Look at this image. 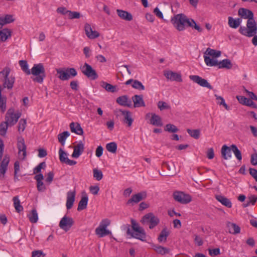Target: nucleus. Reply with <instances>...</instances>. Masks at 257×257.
<instances>
[{
  "label": "nucleus",
  "mask_w": 257,
  "mask_h": 257,
  "mask_svg": "<svg viewBox=\"0 0 257 257\" xmlns=\"http://www.w3.org/2000/svg\"><path fill=\"white\" fill-rule=\"evenodd\" d=\"M171 22L174 28L179 31H183L188 27L194 28L199 32H202L203 29L197 25L194 20L188 18L184 14L174 15L171 19Z\"/></svg>",
  "instance_id": "f257e3e1"
},
{
  "label": "nucleus",
  "mask_w": 257,
  "mask_h": 257,
  "mask_svg": "<svg viewBox=\"0 0 257 257\" xmlns=\"http://www.w3.org/2000/svg\"><path fill=\"white\" fill-rule=\"evenodd\" d=\"M132 226L134 232H132L130 228V225H128L126 233L131 235L132 237L141 240L145 241L146 238V234L143 228L140 227L139 224L135 220L131 219Z\"/></svg>",
  "instance_id": "f03ea898"
},
{
  "label": "nucleus",
  "mask_w": 257,
  "mask_h": 257,
  "mask_svg": "<svg viewBox=\"0 0 257 257\" xmlns=\"http://www.w3.org/2000/svg\"><path fill=\"white\" fill-rule=\"evenodd\" d=\"M10 72L11 69L8 67L0 71V81L3 82V88L11 90L13 88L15 78L13 76H10Z\"/></svg>",
  "instance_id": "7ed1b4c3"
},
{
  "label": "nucleus",
  "mask_w": 257,
  "mask_h": 257,
  "mask_svg": "<svg viewBox=\"0 0 257 257\" xmlns=\"http://www.w3.org/2000/svg\"><path fill=\"white\" fill-rule=\"evenodd\" d=\"M239 32L242 35L248 37H251L257 33V25L254 20H248L246 23V27L240 26Z\"/></svg>",
  "instance_id": "20e7f679"
},
{
  "label": "nucleus",
  "mask_w": 257,
  "mask_h": 257,
  "mask_svg": "<svg viewBox=\"0 0 257 257\" xmlns=\"http://www.w3.org/2000/svg\"><path fill=\"white\" fill-rule=\"evenodd\" d=\"M31 74L36 76L32 78L34 82L42 83L46 77L45 69L42 63L35 64L30 70Z\"/></svg>",
  "instance_id": "39448f33"
},
{
  "label": "nucleus",
  "mask_w": 257,
  "mask_h": 257,
  "mask_svg": "<svg viewBox=\"0 0 257 257\" xmlns=\"http://www.w3.org/2000/svg\"><path fill=\"white\" fill-rule=\"evenodd\" d=\"M4 150L3 141L0 139V178L3 179L7 170L8 164L10 162V157L8 155H5L2 161Z\"/></svg>",
  "instance_id": "423d86ee"
},
{
  "label": "nucleus",
  "mask_w": 257,
  "mask_h": 257,
  "mask_svg": "<svg viewBox=\"0 0 257 257\" xmlns=\"http://www.w3.org/2000/svg\"><path fill=\"white\" fill-rule=\"evenodd\" d=\"M58 78L62 81L69 80L71 77H74L77 74L76 69L74 68H58L56 70Z\"/></svg>",
  "instance_id": "0eeeda50"
},
{
  "label": "nucleus",
  "mask_w": 257,
  "mask_h": 257,
  "mask_svg": "<svg viewBox=\"0 0 257 257\" xmlns=\"http://www.w3.org/2000/svg\"><path fill=\"white\" fill-rule=\"evenodd\" d=\"M110 221L108 219L102 220L98 227L95 229V233L99 237H103L111 233V231L106 229V227L110 224Z\"/></svg>",
  "instance_id": "6e6552de"
},
{
  "label": "nucleus",
  "mask_w": 257,
  "mask_h": 257,
  "mask_svg": "<svg viewBox=\"0 0 257 257\" xmlns=\"http://www.w3.org/2000/svg\"><path fill=\"white\" fill-rule=\"evenodd\" d=\"M141 222L143 224L149 223V228L153 229L159 223L160 220L153 213H149L142 217Z\"/></svg>",
  "instance_id": "1a4fd4ad"
},
{
  "label": "nucleus",
  "mask_w": 257,
  "mask_h": 257,
  "mask_svg": "<svg viewBox=\"0 0 257 257\" xmlns=\"http://www.w3.org/2000/svg\"><path fill=\"white\" fill-rule=\"evenodd\" d=\"M82 73L87 78L94 80L98 78V75L96 71L91 65L85 63L83 66L80 67Z\"/></svg>",
  "instance_id": "9d476101"
},
{
  "label": "nucleus",
  "mask_w": 257,
  "mask_h": 257,
  "mask_svg": "<svg viewBox=\"0 0 257 257\" xmlns=\"http://www.w3.org/2000/svg\"><path fill=\"white\" fill-rule=\"evenodd\" d=\"M21 115V113L17 112L15 113L14 109L13 108H10L6 113L5 121L9 124L10 126H13L16 123Z\"/></svg>",
  "instance_id": "9b49d317"
},
{
  "label": "nucleus",
  "mask_w": 257,
  "mask_h": 257,
  "mask_svg": "<svg viewBox=\"0 0 257 257\" xmlns=\"http://www.w3.org/2000/svg\"><path fill=\"white\" fill-rule=\"evenodd\" d=\"M174 200L181 204H187L191 202V197L181 191H175L173 194Z\"/></svg>",
  "instance_id": "f8f14e48"
},
{
  "label": "nucleus",
  "mask_w": 257,
  "mask_h": 257,
  "mask_svg": "<svg viewBox=\"0 0 257 257\" xmlns=\"http://www.w3.org/2000/svg\"><path fill=\"white\" fill-rule=\"evenodd\" d=\"M74 224V220L72 218L65 215L59 222V227L65 230L68 231Z\"/></svg>",
  "instance_id": "ddd939ff"
},
{
  "label": "nucleus",
  "mask_w": 257,
  "mask_h": 257,
  "mask_svg": "<svg viewBox=\"0 0 257 257\" xmlns=\"http://www.w3.org/2000/svg\"><path fill=\"white\" fill-rule=\"evenodd\" d=\"M17 148L18 149V155L20 159L24 160L26 156V146L23 138H18Z\"/></svg>",
  "instance_id": "4468645a"
},
{
  "label": "nucleus",
  "mask_w": 257,
  "mask_h": 257,
  "mask_svg": "<svg viewBox=\"0 0 257 257\" xmlns=\"http://www.w3.org/2000/svg\"><path fill=\"white\" fill-rule=\"evenodd\" d=\"M189 78L194 82L198 84L202 87H206L209 89H213L212 86L207 80L202 78L198 75H190Z\"/></svg>",
  "instance_id": "2eb2a0df"
},
{
  "label": "nucleus",
  "mask_w": 257,
  "mask_h": 257,
  "mask_svg": "<svg viewBox=\"0 0 257 257\" xmlns=\"http://www.w3.org/2000/svg\"><path fill=\"white\" fill-rule=\"evenodd\" d=\"M59 154L60 161L62 163L66 164L70 166H73L76 164V161L70 160L67 157V153L65 151H64L62 149H59Z\"/></svg>",
  "instance_id": "dca6fc26"
},
{
  "label": "nucleus",
  "mask_w": 257,
  "mask_h": 257,
  "mask_svg": "<svg viewBox=\"0 0 257 257\" xmlns=\"http://www.w3.org/2000/svg\"><path fill=\"white\" fill-rule=\"evenodd\" d=\"M147 197L146 192H141L136 194L133 195L131 199L128 200L127 204L137 203L141 200L145 199Z\"/></svg>",
  "instance_id": "f3484780"
},
{
  "label": "nucleus",
  "mask_w": 257,
  "mask_h": 257,
  "mask_svg": "<svg viewBox=\"0 0 257 257\" xmlns=\"http://www.w3.org/2000/svg\"><path fill=\"white\" fill-rule=\"evenodd\" d=\"M85 34L90 39H95L99 36V33L96 31H93L91 26L86 23L84 26Z\"/></svg>",
  "instance_id": "a211bd4d"
},
{
  "label": "nucleus",
  "mask_w": 257,
  "mask_h": 257,
  "mask_svg": "<svg viewBox=\"0 0 257 257\" xmlns=\"http://www.w3.org/2000/svg\"><path fill=\"white\" fill-rule=\"evenodd\" d=\"M164 75L168 79L171 81L182 82L181 75L179 73L174 72L171 71H167L164 72Z\"/></svg>",
  "instance_id": "6ab92c4d"
},
{
  "label": "nucleus",
  "mask_w": 257,
  "mask_h": 257,
  "mask_svg": "<svg viewBox=\"0 0 257 257\" xmlns=\"http://www.w3.org/2000/svg\"><path fill=\"white\" fill-rule=\"evenodd\" d=\"M238 15L241 18L250 20L253 18V13L248 9L240 8L238 11Z\"/></svg>",
  "instance_id": "aec40b11"
},
{
  "label": "nucleus",
  "mask_w": 257,
  "mask_h": 257,
  "mask_svg": "<svg viewBox=\"0 0 257 257\" xmlns=\"http://www.w3.org/2000/svg\"><path fill=\"white\" fill-rule=\"evenodd\" d=\"M75 191H69L67 193L66 206L68 210L71 209L75 201Z\"/></svg>",
  "instance_id": "412c9836"
},
{
  "label": "nucleus",
  "mask_w": 257,
  "mask_h": 257,
  "mask_svg": "<svg viewBox=\"0 0 257 257\" xmlns=\"http://www.w3.org/2000/svg\"><path fill=\"white\" fill-rule=\"evenodd\" d=\"M84 146L81 141L74 147L72 157L75 158H78L83 152Z\"/></svg>",
  "instance_id": "4be33fe9"
},
{
  "label": "nucleus",
  "mask_w": 257,
  "mask_h": 257,
  "mask_svg": "<svg viewBox=\"0 0 257 257\" xmlns=\"http://www.w3.org/2000/svg\"><path fill=\"white\" fill-rule=\"evenodd\" d=\"M132 99L135 107L145 106V103L142 95H135L132 97Z\"/></svg>",
  "instance_id": "5701e85b"
},
{
  "label": "nucleus",
  "mask_w": 257,
  "mask_h": 257,
  "mask_svg": "<svg viewBox=\"0 0 257 257\" xmlns=\"http://www.w3.org/2000/svg\"><path fill=\"white\" fill-rule=\"evenodd\" d=\"M231 145L230 147H228L226 145H224L221 149V157L224 160H228L231 158Z\"/></svg>",
  "instance_id": "b1692460"
},
{
  "label": "nucleus",
  "mask_w": 257,
  "mask_h": 257,
  "mask_svg": "<svg viewBox=\"0 0 257 257\" xmlns=\"http://www.w3.org/2000/svg\"><path fill=\"white\" fill-rule=\"evenodd\" d=\"M116 102L123 106L131 107L132 106V100L128 98L127 95H122L117 97Z\"/></svg>",
  "instance_id": "393cba45"
},
{
  "label": "nucleus",
  "mask_w": 257,
  "mask_h": 257,
  "mask_svg": "<svg viewBox=\"0 0 257 257\" xmlns=\"http://www.w3.org/2000/svg\"><path fill=\"white\" fill-rule=\"evenodd\" d=\"M122 114L123 115V122L127 124L128 126H131L133 122V119L132 117V114L130 111L127 110H120Z\"/></svg>",
  "instance_id": "a878e982"
},
{
  "label": "nucleus",
  "mask_w": 257,
  "mask_h": 257,
  "mask_svg": "<svg viewBox=\"0 0 257 257\" xmlns=\"http://www.w3.org/2000/svg\"><path fill=\"white\" fill-rule=\"evenodd\" d=\"M69 126L71 132L74 133L78 135H83V129L79 123L72 122L70 123Z\"/></svg>",
  "instance_id": "bb28decb"
},
{
  "label": "nucleus",
  "mask_w": 257,
  "mask_h": 257,
  "mask_svg": "<svg viewBox=\"0 0 257 257\" xmlns=\"http://www.w3.org/2000/svg\"><path fill=\"white\" fill-rule=\"evenodd\" d=\"M241 22V18L234 19L232 17H228V24L229 26L231 28L236 29L240 26Z\"/></svg>",
  "instance_id": "cd10ccee"
},
{
  "label": "nucleus",
  "mask_w": 257,
  "mask_h": 257,
  "mask_svg": "<svg viewBox=\"0 0 257 257\" xmlns=\"http://www.w3.org/2000/svg\"><path fill=\"white\" fill-rule=\"evenodd\" d=\"M116 13L118 16L122 20L130 21L133 20V16L132 14L126 11L119 10H116Z\"/></svg>",
  "instance_id": "c85d7f7f"
},
{
  "label": "nucleus",
  "mask_w": 257,
  "mask_h": 257,
  "mask_svg": "<svg viewBox=\"0 0 257 257\" xmlns=\"http://www.w3.org/2000/svg\"><path fill=\"white\" fill-rule=\"evenodd\" d=\"M215 198L218 202L225 206L228 208H231L232 207V203L227 198L222 195H216Z\"/></svg>",
  "instance_id": "c756f323"
},
{
  "label": "nucleus",
  "mask_w": 257,
  "mask_h": 257,
  "mask_svg": "<svg viewBox=\"0 0 257 257\" xmlns=\"http://www.w3.org/2000/svg\"><path fill=\"white\" fill-rule=\"evenodd\" d=\"M150 123L157 126H162L163 124L161 117L155 113L152 114Z\"/></svg>",
  "instance_id": "7c9ffc66"
},
{
  "label": "nucleus",
  "mask_w": 257,
  "mask_h": 257,
  "mask_svg": "<svg viewBox=\"0 0 257 257\" xmlns=\"http://www.w3.org/2000/svg\"><path fill=\"white\" fill-rule=\"evenodd\" d=\"M152 247L155 251L161 255L168 254L170 252L169 248L163 247L161 245L153 244Z\"/></svg>",
  "instance_id": "2f4dec72"
},
{
  "label": "nucleus",
  "mask_w": 257,
  "mask_h": 257,
  "mask_svg": "<svg viewBox=\"0 0 257 257\" xmlns=\"http://www.w3.org/2000/svg\"><path fill=\"white\" fill-rule=\"evenodd\" d=\"M88 201V198L86 195L83 196L80 200L77 208V210L80 211L86 208Z\"/></svg>",
  "instance_id": "473e14b6"
},
{
  "label": "nucleus",
  "mask_w": 257,
  "mask_h": 257,
  "mask_svg": "<svg viewBox=\"0 0 257 257\" xmlns=\"http://www.w3.org/2000/svg\"><path fill=\"white\" fill-rule=\"evenodd\" d=\"M13 16L11 15H6L5 17L0 18V28L7 24H10L14 21Z\"/></svg>",
  "instance_id": "72a5a7b5"
},
{
  "label": "nucleus",
  "mask_w": 257,
  "mask_h": 257,
  "mask_svg": "<svg viewBox=\"0 0 257 257\" xmlns=\"http://www.w3.org/2000/svg\"><path fill=\"white\" fill-rule=\"evenodd\" d=\"M229 228V232L233 234L239 233L240 231V227L234 223L228 222L227 224Z\"/></svg>",
  "instance_id": "f704fd0d"
},
{
  "label": "nucleus",
  "mask_w": 257,
  "mask_h": 257,
  "mask_svg": "<svg viewBox=\"0 0 257 257\" xmlns=\"http://www.w3.org/2000/svg\"><path fill=\"white\" fill-rule=\"evenodd\" d=\"M11 36V31L10 29H4L0 31V41H6Z\"/></svg>",
  "instance_id": "c9c22d12"
},
{
  "label": "nucleus",
  "mask_w": 257,
  "mask_h": 257,
  "mask_svg": "<svg viewBox=\"0 0 257 257\" xmlns=\"http://www.w3.org/2000/svg\"><path fill=\"white\" fill-rule=\"evenodd\" d=\"M100 86L108 92L113 93L117 91L116 86L112 85L104 81L100 82Z\"/></svg>",
  "instance_id": "e433bc0d"
},
{
  "label": "nucleus",
  "mask_w": 257,
  "mask_h": 257,
  "mask_svg": "<svg viewBox=\"0 0 257 257\" xmlns=\"http://www.w3.org/2000/svg\"><path fill=\"white\" fill-rule=\"evenodd\" d=\"M221 55V52L220 51H216L214 49L208 48L206 51L204 52V56H210L213 58H217Z\"/></svg>",
  "instance_id": "4c0bfd02"
},
{
  "label": "nucleus",
  "mask_w": 257,
  "mask_h": 257,
  "mask_svg": "<svg viewBox=\"0 0 257 257\" xmlns=\"http://www.w3.org/2000/svg\"><path fill=\"white\" fill-rule=\"evenodd\" d=\"M28 217L31 223H36L38 219L37 210L35 209H32L31 212L28 214Z\"/></svg>",
  "instance_id": "58836bf2"
},
{
  "label": "nucleus",
  "mask_w": 257,
  "mask_h": 257,
  "mask_svg": "<svg viewBox=\"0 0 257 257\" xmlns=\"http://www.w3.org/2000/svg\"><path fill=\"white\" fill-rule=\"evenodd\" d=\"M204 61L206 65L209 66H216L219 65V62L214 59H211L209 56H204Z\"/></svg>",
  "instance_id": "ea45409f"
},
{
  "label": "nucleus",
  "mask_w": 257,
  "mask_h": 257,
  "mask_svg": "<svg viewBox=\"0 0 257 257\" xmlns=\"http://www.w3.org/2000/svg\"><path fill=\"white\" fill-rule=\"evenodd\" d=\"M232 67V64L231 61L228 59H225L219 62V68H226L231 69Z\"/></svg>",
  "instance_id": "a19ab883"
},
{
  "label": "nucleus",
  "mask_w": 257,
  "mask_h": 257,
  "mask_svg": "<svg viewBox=\"0 0 257 257\" xmlns=\"http://www.w3.org/2000/svg\"><path fill=\"white\" fill-rule=\"evenodd\" d=\"M69 136L70 133L68 131L63 132L58 135V141L62 146L65 145V140Z\"/></svg>",
  "instance_id": "79ce46f5"
},
{
  "label": "nucleus",
  "mask_w": 257,
  "mask_h": 257,
  "mask_svg": "<svg viewBox=\"0 0 257 257\" xmlns=\"http://www.w3.org/2000/svg\"><path fill=\"white\" fill-rule=\"evenodd\" d=\"M19 65L22 70L27 75L31 74L30 70L29 69L27 62L26 60L19 61Z\"/></svg>",
  "instance_id": "37998d69"
},
{
  "label": "nucleus",
  "mask_w": 257,
  "mask_h": 257,
  "mask_svg": "<svg viewBox=\"0 0 257 257\" xmlns=\"http://www.w3.org/2000/svg\"><path fill=\"white\" fill-rule=\"evenodd\" d=\"M13 200L14 201V207L18 212H20L23 210V207L20 204V201L18 196H15L13 197Z\"/></svg>",
  "instance_id": "c03bdc74"
},
{
  "label": "nucleus",
  "mask_w": 257,
  "mask_h": 257,
  "mask_svg": "<svg viewBox=\"0 0 257 257\" xmlns=\"http://www.w3.org/2000/svg\"><path fill=\"white\" fill-rule=\"evenodd\" d=\"M187 132L188 134L195 139H198L200 136V131L199 129L191 130L189 128L187 129Z\"/></svg>",
  "instance_id": "a18cd8bd"
},
{
  "label": "nucleus",
  "mask_w": 257,
  "mask_h": 257,
  "mask_svg": "<svg viewBox=\"0 0 257 257\" xmlns=\"http://www.w3.org/2000/svg\"><path fill=\"white\" fill-rule=\"evenodd\" d=\"M169 235V231L166 228H164L161 232L158 239L160 242H162L163 240L166 241L167 237Z\"/></svg>",
  "instance_id": "49530a36"
},
{
  "label": "nucleus",
  "mask_w": 257,
  "mask_h": 257,
  "mask_svg": "<svg viewBox=\"0 0 257 257\" xmlns=\"http://www.w3.org/2000/svg\"><path fill=\"white\" fill-rule=\"evenodd\" d=\"M232 151L234 154L235 157L238 161H241L242 159V155L241 152L239 150L238 148L235 145H231Z\"/></svg>",
  "instance_id": "de8ad7c7"
},
{
  "label": "nucleus",
  "mask_w": 257,
  "mask_h": 257,
  "mask_svg": "<svg viewBox=\"0 0 257 257\" xmlns=\"http://www.w3.org/2000/svg\"><path fill=\"white\" fill-rule=\"evenodd\" d=\"M106 150L112 153H115L117 150V145L115 142L108 143L106 145Z\"/></svg>",
  "instance_id": "09e8293b"
},
{
  "label": "nucleus",
  "mask_w": 257,
  "mask_h": 257,
  "mask_svg": "<svg viewBox=\"0 0 257 257\" xmlns=\"http://www.w3.org/2000/svg\"><path fill=\"white\" fill-rule=\"evenodd\" d=\"M9 124L6 121H3L0 124V135L4 136L7 133Z\"/></svg>",
  "instance_id": "8fccbe9b"
},
{
  "label": "nucleus",
  "mask_w": 257,
  "mask_h": 257,
  "mask_svg": "<svg viewBox=\"0 0 257 257\" xmlns=\"http://www.w3.org/2000/svg\"><path fill=\"white\" fill-rule=\"evenodd\" d=\"M132 86L134 88L139 90H144L145 89V86L143 85L142 83L137 80H134Z\"/></svg>",
  "instance_id": "3c124183"
},
{
  "label": "nucleus",
  "mask_w": 257,
  "mask_h": 257,
  "mask_svg": "<svg viewBox=\"0 0 257 257\" xmlns=\"http://www.w3.org/2000/svg\"><path fill=\"white\" fill-rule=\"evenodd\" d=\"M93 177L97 181H100L103 177V174L101 170L97 169H94L93 170Z\"/></svg>",
  "instance_id": "603ef678"
},
{
  "label": "nucleus",
  "mask_w": 257,
  "mask_h": 257,
  "mask_svg": "<svg viewBox=\"0 0 257 257\" xmlns=\"http://www.w3.org/2000/svg\"><path fill=\"white\" fill-rule=\"evenodd\" d=\"M7 98L5 96L0 97V110L4 112L6 109Z\"/></svg>",
  "instance_id": "864d4df0"
},
{
  "label": "nucleus",
  "mask_w": 257,
  "mask_h": 257,
  "mask_svg": "<svg viewBox=\"0 0 257 257\" xmlns=\"http://www.w3.org/2000/svg\"><path fill=\"white\" fill-rule=\"evenodd\" d=\"M158 107L160 110H163L164 109H170L171 107L166 102L163 101H159L157 103Z\"/></svg>",
  "instance_id": "5fc2aeb1"
},
{
  "label": "nucleus",
  "mask_w": 257,
  "mask_h": 257,
  "mask_svg": "<svg viewBox=\"0 0 257 257\" xmlns=\"http://www.w3.org/2000/svg\"><path fill=\"white\" fill-rule=\"evenodd\" d=\"M165 131L170 133H176L178 131V129L175 125L169 123L166 124Z\"/></svg>",
  "instance_id": "6e6d98bb"
},
{
  "label": "nucleus",
  "mask_w": 257,
  "mask_h": 257,
  "mask_svg": "<svg viewBox=\"0 0 257 257\" xmlns=\"http://www.w3.org/2000/svg\"><path fill=\"white\" fill-rule=\"evenodd\" d=\"M26 125V120L24 119H21L19 122L18 125V131L20 133L23 132Z\"/></svg>",
  "instance_id": "4d7b16f0"
},
{
  "label": "nucleus",
  "mask_w": 257,
  "mask_h": 257,
  "mask_svg": "<svg viewBox=\"0 0 257 257\" xmlns=\"http://www.w3.org/2000/svg\"><path fill=\"white\" fill-rule=\"evenodd\" d=\"M68 16L69 19H74L80 18L81 15L79 12L69 11Z\"/></svg>",
  "instance_id": "13d9d810"
},
{
  "label": "nucleus",
  "mask_w": 257,
  "mask_h": 257,
  "mask_svg": "<svg viewBox=\"0 0 257 257\" xmlns=\"http://www.w3.org/2000/svg\"><path fill=\"white\" fill-rule=\"evenodd\" d=\"M46 167V163L45 162H43L40 163L34 169V173H39L41 171L42 169H44Z\"/></svg>",
  "instance_id": "bf43d9fd"
},
{
  "label": "nucleus",
  "mask_w": 257,
  "mask_h": 257,
  "mask_svg": "<svg viewBox=\"0 0 257 257\" xmlns=\"http://www.w3.org/2000/svg\"><path fill=\"white\" fill-rule=\"evenodd\" d=\"M163 166L164 167H166L169 171H171L172 173H174V174H176V172H174L175 166L174 163L171 162V165H170L167 162H164L163 163Z\"/></svg>",
  "instance_id": "052dcab7"
},
{
  "label": "nucleus",
  "mask_w": 257,
  "mask_h": 257,
  "mask_svg": "<svg viewBox=\"0 0 257 257\" xmlns=\"http://www.w3.org/2000/svg\"><path fill=\"white\" fill-rule=\"evenodd\" d=\"M37 188L39 192H44L46 190V187L42 181L37 182Z\"/></svg>",
  "instance_id": "680f3d73"
},
{
  "label": "nucleus",
  "mask_w": 257,
  "mask_h": 257,
  "mask_svg": "<svg viewBox=\"0 0 257 257\" xmlns=\"http://www.w3.org/2000/svg\"><path fill=\"white\" fill-rule=\"evenodd\" d=\"M57 12L58 13L61 14V15H68L69 10H67V9L63 7H59L57 9Z\"/></svg>",
  "instance_id": "e2e57ef3"
},
{
  "label": "nucleus",
  "mask_w": 257,
  "mask_h": 257,
  "mask_svg": "<svg viewBox=\"0 0 257 257\" xmlns=\"http://www.w3.org/2000/svg\"><path fill=\"white\" fill-rule=\"evenodd\" d=\"M220 253V249L219 248L209 249V254L212 256L217 255Z\"/></svg>",
  "instance_id": "0e129e2a"
},
{
  "label": "nucleus",
  "mask_w": 257,
  "mask_h": 257,
  "mask_svg": "<svg viewBox=\"0 0 257 257\" xmlns=\"http://www.w3.org/2000/svg\"><path fill=\"white\" fill-rule=\"evenodd\" d=\"M32 257H44L45 254L43 253L42 250H34L32 252Z\"/></svg>",
  "instance_id": "69168bd1"
},
{
  "label": "nucleus",
  "mask_w": 257,
  "mask_h": 257,
  "mask_svg": "<svg viewBox=\"0 0 257 257\" xmlns=\"http://www.w3.org/2000/svg\"><path fill=\"white\" fill-rule=\"evenodd\" d=\"M89 190L92 194L97 195L99 191V187L98 186H91Z\"/></svg>",
  "instance_id": "338daca9"
},
{
  "label": "nucleus",
  "mask_w": 257,
  "mask_h": 257,
  "mask_svg": "<svg viewBox=\"0 0 257 257\" xmlns=\"http://www.w3.org/2000/svg\"><path fill=\"white\" fill-rule=\"evenodd\" d=\"M249 171L250 175L255 179V181L257 182V170L250 168Z\"/></svg>",
  "instance_id": "774afa93"
}]
</instances>
